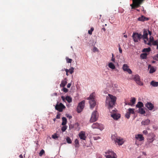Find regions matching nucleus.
<instances>
[{
	"label": "nucleus",
	"mask_w": 158,
	"mask_h": 158,
	"mask_svg": "<svg viewBox=\"0 0 158 158\" xmlns=\"http://www.w3.org/2000/svg\"><path fill=\"white\" fill-rule=\"evenodd\" d=\"M109 97H107L106 101V105L111 113V116L114 119L117 120L120 117L119 114L116 113L117 110L114 107L117 99L116 97L110 94H108Z\"/></svg>",
	"instance_id": "obj_1"
},
{
	"label": "nucleus",
	"mask_w": 158,
	"mask_h": 158,
	"mask_svg": "<svg viewBox=\"0 0 158 158\" xmlns=\"http://www.w3.org/2000/svg\"><path fill=\"white\" fill-rule=\"evenodd\" d=\"M143 34V35H142L141 33H139L136 32H134L132 37L133 40H140L141 39L143 40L145 39L148 40V36L149 35V40H154L153 37L152 36V32L149 30L144 29Z\"/></svg>",
	"instance_id": "obj_2"
},
{
	"label": "nucleus",
	"mask_w": 158,
	"mask_h": 158,
	"mask_svg": "<svg viewBox=\"0 0 158 158\" xmlns=\"http://www.w3.org/2000/svg\"><path fill=\"white\" fill-rule=\"evenodd\" d=\"M145 0H132V3L130 5L131 7V11H133L135 9L141 6Z\"/></svg>",
	"instance_id": "obj_3"
},
{
	"label": "nucleus",
	"mask_w": 158,
	"mask_h": 158,
	"mask_svg": "<svg viewBox=\"0 0 158 158\" xmlns=\"http://www.w3.org/2000/svg\"><path fill=\"white\" fill-rule=\"evenodd\" d=\"M93 93L91 94L87 98V99L89 100L90 108L93 109L96 105V102L95 100Z\"/></svg>",
	"instance_id": "obj_4"
},
{
	"label": "nucleus",
	"mask_w": 158,
	"mask_h": 158,
	"mask_svg": "<svg viewBox=\"0 0 158 158\" xmlns=\"http://www.w3.org/2000/svg\"><path fill=\"white\" fill-rule=\"evenodd\" d=\"M98 114L97 111L95 110L94 111L91 116L90 119V123H93L96 121L98 118Z\"/></svg>",
	"instance_id": "obj_5"
},
{
	"label": "nucleus",
	"mask_w": 158,
	"mask_h": 158,
	"mask_svg": "<svg viewBox=\"0 0 158 158\" xmlns=\"http://www.w3.org/2000/svg\"><path fill=\"white\" fill-rule=\"evenodd\" d=\"M106 158H117V156L111 150H108L105 152Z\"/></svg>",
	"instance_id": "obj_6"
},
{
	"label": "nucleus",
	"mask_w": 158,
	"mask_h": 158,
	"mask_svg": "<svg viewBox=\"0 0 158 158\" xmlns=\"http://www.w3.org/2000/svg\"><path fill=\"white\" fill-rule=\"evenodd\" d=\"M55 108L56 110L61 112L63 111V109L65 108V106L62 103H59L57 102Z\"/></svg>",
	"instance_id": "obj_7"
},
{
	"label": "nucleus",
	"mask_w": 158,
	"mask_h": 158,
	"mask_svg": "<svg viewBox=\"0 0 158 158\" xmlns=\"http://www.w3.org/2000/svg\"><path fill=\"white\" fill-rule=\"evenodd\" d=\"M132 79L136 82V83L139 85H142L143 83L140 81V77L139 75L136 74L133 75Z\"/></svg>",
	"instance_id": "obj_8"
},
{
	"label": "nucleus",
	"mask_w": 158,
	"mask_h": 158,
	"mask_svg": "<svg viewBox=\"0 0 158 158\" xmlns=\"http://www.w3.org/2000/svg\"><path fill=\"white\" fill-rule=\"evenodd\" d=\"M85 101H82L79 103L77 108V111L78 113H80L82 110L85 106Z\"/></svg>",
	"instance_id": "obj_9"
},
{
	"label": "nucleus",
	"mask_w": 158,
	"mask_h": 158,
	"mask_svg": "<svg viewBox=\"0 0 158 158\" xmlns=\"http://www.w3.org/2000/svg\"><path fill=\"white\" fill-rule=\"evenodd\" d=\"M92 127L93 129H98L101 130H102L103 128L102 125V124H99L97 123H94L92 126Z\"/></svg>",
	"instance_id": "obj_10"
},
{
	"label": "nucleus",
	"mask_w": 158,
	"mask_h": 158,
	"mask_svg": "<svg viewBox=\"0 0 158 158\" xmlns=\"http://www.w3.org/2000/svg\"><path fill=\"white\" fill-rule=\"evenodd\" d=\"M155 135L153 133H150L148 135L147 140L150 143L152 142L155 139Z\"/></svg>",
	"instance_id": "obj_11"
},
{
	"label": "nucleus",
	"mask_w": 158,
	"mask_h": 158,
	"mask_svg": "<svg viewBox=\"0 0 158 158\" xmlns=\"http://www.w3.org/2000/svg\"><path fill=\"white\" fill-rule=\"evenodd\" d=\"M123 69L124 71L127 72L129 74H131L132 72L131 70L129 68L128 66L126 64H124L123 66Z\"/></svg>",
	"instance_id": "obj_12"
},
{
	"label": "nucleus",
	"mask_w": 158,
	"mask_h": 158,
	"mask_svg": "<svg viewBox=\"0 0 158 158\" xmlns=\"http://www.w3.org/2000/svg\"><path fill=\"white\" fill-rule=\"evenodd\" d=\"M116 144H117L118 145H122L124 143L123 139L121 137H118L115 142Z\"/></svg>",
	"instance_id": "obj_13"
},
{
	"label": "nucleus",
	"mask_w": 158,
	"mask_h": 158,
	"mask_svg": "<svg viewBox=\"0 0 158 158\" xmlns=\"http://www.w3.org/2000/svg\"><path fill=\"white\" fill-rule=\"evenodd\" d=\"M135 137L136 139L139 141H142L144 140V137H143L142 135L141 134H138L135 135Z\"/></svg>",
	"instance_id": "obj_14"
},
{
	"label": "nucleus",
	"mask_w": 158,
	"mask_h": 158,
	"mask_svg": "<svg viewBox=\"0 0 158 158\" xmlns=\"http://www.w3.org/2000/svg\"><path fill=\"white\" fill-rule=\"evenodd\" d=\"M145 106L150 110H152L154 107V105L150 102H148L145 104Z\"/></svg>",
	"instance_id": "obj_15"
},
{
	"label": "nucleus",
	"mask_w": 158,
	"mask_h": 158,
	"mask_svg": "<svg viewBox=\"0 0 158 158\" xmlns=\"http://www.w3.org/2000/svg\"><path fill=\"white\" fill-rule=\"evenodd\" d=\"M149 19L148 18L145 17L143 15H142L141 17H139L138 19V20L139 21L144 22L145 21H148L149 20Z\"/></svg>",
	"instance_id": "obj_16"
},
{
	"label": "nucleus",
	"mask_w": 158,
	"mask_h": 158,
	"mask_svg": "<svg viewBox=\"0 0 158 158\" xmlns=\"http://www.w3.org/2000/svg\"><path fill=\"white\" fill-rule=\"evenodd\" d=\"M79 136L81 139L84 140H85L86 138V137L85 136V133L83 131H81L79 133Z\"/></svg>",
	"instance_id": "obj_17"
},
{
	"label": "nucleus",
	"mask_w": 158,
	"mask_h": 158,
	"mask_svg": "<svg viewBox=\"0 0 158 158\" xmlns=\"http://www.w3.org/2000/svg\"><path fill=\"white\" fill-rule=\"evenodd\" d=\"M67 83V79L66 78H65L63 80L61 81V83L60 84V87H64Z\"/></svg>",
	"instance_id": "obj_18"
},
{
	"label": "nucleus",
	"mask_w": 158,
	"mask_h": 158,
	"mask_svg": "<svg viewBox=\"0 0 158 158\" xmlns=\"http://www.w3.org/2000/svg\"><path fill=\"white\" fill-rule=\"evenodd\" d=\"M148 69H150L149 72L150 73H152L156 71V69L153 66H151L150 65H148Z\"/></svg>",
	"instance_id": "obj_19"
},
{
	"label": "nucleus",
	"mask_w": 158,
	"mask_h": 158,
	"mask_svg": "<svg viewBox=\"0 0 158 158\" xmlns=\"http://www.w3.org/2000/svg\"><path fill=\"white\" fill-rule=\"evenodd\" d=\"M150 122V120L149 119H147L144 120H143L141 122V124L143 125H148Z\"/></svg>",
	"instance_id": "obj_20"
},
{
	"label": "nucleus",
	"mask_w": 158,
	"mask_h": 158,
	"mask_svg": "<svg viewBox=\"0 0 158 158\" xmlns=\"http://www.w3.org/2000/svg\"><path fill=\"white\" fill-rule=\"evenodd\" d=\"M150 85L153 87H157L158 86V82L152 81L150 82Z\"/></svg>",
	"instance_id": "obj_21"
},
{
	"label": "nucleus",
	"mask_w": 158,
	"mask_h": 158,
	"mask_svg": "<svg viewBox=\"0 0 158 158\" xmlns=\"http://www.w3.org/2000/svg\"><path fill=\"white\" fill-rule=\"evenodd\" d=\"M154 40H144V43L145 44H147L148 45L150 46L152 45V43L153 44V42H154Z\"/></svg>",
	"instance_id": "obj_22"
},
{
	"label": "nucleus",
	"mask_w": 158,
	"mask_h": 158,
	"mask_svg": "<svg viewBox=\"0 0 158 158\" xmlns=\"http://www.w3.org/2000/svg\"><path fill=\"white\" fill-rule=\"evenodd\" d=\"M119 136H117L116 134L113 135L111 136V139L113 141H114L115 142L117 138Z\"/></svg>",
	"instance_id": "obj_23"
},
{
	"label": "nucleus",
	"mask_w": 158,
	"mask_h": 158,
	"mask_svg": "<svg viewBox=\"0 0 158 158\" xmlns=\"http://www.w3.org/2000/svg\"><path fill=\"white\" fill-rule=\"evenodd\" d=\"M108 67L112 69H114L115 68L114 65L112 62H110L108 64Z\"/></svg>",
	"instance_id": "obj_24"
},
{
	"label": "nucleus",
	"mask_w": 158,
	"mask_h": 158,
	"mask_svg": "<svg viewBox=\"0 0 158 158\" xmlns=\"http://www.w3.org/2000/svg\"><path fill=\"white\" fill-rule=\"evenodd\" d=\"M143 103L141 102H139L136 105V107L138 108H140L143 106Z\"/></svg>",
	"instance_id": "obj_25"
},
{
	"label": "nucleus",
	"mask_w": 158,
	"mask_h": 158,
	"mask_svg": "<svg viewBox=\"0 0 158 158\" xmlns=\"http://www.w3.org/2000/svg\"><path fill=\"white\" fill-rule=\"evenodd\" d=\"M62 121L61 125L63 126L65 125L67 123V119L65 117H63L62 118Z\"/></svg>",
	"instance_id": "obj_26"
},
{
	"label": "nucleus",
	"mask_w": 158,
	"mask_h": 158,
	"mask_svg": "<svg viewBox=\"0 0 158 158\" xmlns=\"http://www.w3.org/2000/svg\"><path fill=\"white\" fill-rule=\"evenodd\" d=\"M75 147L78 148L79 147V144L78 140L77 139H76L74 141Z\"/></svg>",
	"instance_id": "obj_27"
},
{
	"label": "nucleus",
	"mask_w": 158,
	"mask_h": 158,
	"mask_svg": "<svg viewBox=\"0 0 158 158\" xmlns=\"http://www.w3.org/2000/svg\"><path fill=\"white\" fill-rule=\"evenodd\" d=\"M139 113L141 114H144L145 113V111L143 108L142 107L139 109Z\"/></svg>",
	"instance_id": "obj_28"
},
{
	"label": "nucleus",
	"mask_w": 158,
	"mask_h": 158,
	"mask_svg": "<svg viewBox=\"0 0 158 158\" xmlns=\"http://www.w3.org/2000/svg\"><path fill=\"white\" fill-rule=\"evenodd\" d=\"M147 53H143L141 54L140 57L142 59H146L147 58Z\"/></svg>",
	"instance_id": "obj_29"
},
{
	"label": "nucleus",
	"mask_w": 158,
	"mask_h": 158,
	"mask_svg": "<svg viewBox=\"0 0 158 158\" xmlns=\"http://www.w3.org/2000/svg\"><path fill=\"white\" fill-rule=\"evenodd\" d=\"M135 109L133 108H129L128 109V111L130 114H135Z\"/></svg>",
	"instance_id": "obj_30"
},
{
	"label": "nucleus",
	"mask_w": 158,
	"mask_h": 158,
	"mask_svg": "<svg viewBox=\"0 0 158 158\" xmlns=\"http://www.w3.org/2000/svg\"><path fill=\"white\" fill-rule=\"evenodd\" d=\"M65 99L69 103H70L72 102V98L69 96H67Z\"/></svg>",
	"instance_id": "obj_31"
},
{
	"label": "nucleus",
	"mask_w": 158,
	"mask_h": 158,
	"mask_svg": "<svg viewBox=\"0 0 158 158\" xmlns=\"http://www.w3.org/2000/svg\"><path fill=\"white\" fill-rule=\"evenodd\" d=\"M66 139L68 143H72V141L71 139L69 137H67L66 138Z\"/></svg>",
	"instance_id": "obj_32"
},
{
	"label": "nucleus",
	"mask_w": 158,
	"mask_h": 158,
	"mask_svg": "<svg viewBox=\"0 0 158 158\" xmlns=\"http://www.w3.org/2000/svg\"><path fill=\"white\" fill-rule=\"evenodd\" d=\"M151 48L150 47H149L147 48H144L143 50V52H148L151 51Z\"/></svg>",
	"instance_id": "obj_33"
},
{
	"label": "nucleus",
	"mask_w": 158,
	"mask_h": 158,
	"mask_svg": "<svg viewBox=\"0 0 158 158\" xmlns=\"http://www.w3.org/2000/svg\"><path fill=\"white\" fill-rule=\"evenodd\" d=\"M94 30V28L93 27H91L90 28V29L88 31V33L90 35H91L92 34V32Z\"/></svg>",
	"instance_id": "obj_34"
},
{
	"label": "nucleus",
	"mask_w": 158,
	"mask_h": 158,
	"mask_svg": "<svg viewBox=\"0 0 158 158\" xmlns=\"http://www.w3.org/2000/svg\"><path fill=\"white\" fill-rule=\"evenodd\" d=\"M135 101L136 99L134 97L132 98V99L131 100V102L132 103V105H133V106L134 105L135 103Z\"/></svg>",
	"instance_id": "obj_35"
},
{
	"label": "nucleus",
	"mask_w": 158,
	"mask_h": 158,
	"mask_svg": "<svg viewBox=\"0 0 158 158\" xmlns=\"http://www.w3.org/2000/svg\"><path fill=\"white\" fill-rule=\"evenodd\" d=\"M125 117L127 118V119H129L130 116V114L128 112V111H127L125 115Z\"/></svg>",
	"instance_id": "obj_36"
},
{
	"label": "nucleus",
	"mask_w": 158,
	"mask_h": 158,
	"mask_svg": "<svg viewBox=\"0 0 158 158\" xmlns=\"http://www.w3.org/2000/svg\"><path fill=\"white\" fill-rule=\"evenodd\" d=\"M74 70V68L73 67H71L69 69H68L69 70V72L71 74H72L73 73Z\"/></svg>",
	"instance_id": "obj_37"
},
{
	"label": "nucleus",
	"mask_w": 158,
	"mask_h": 158,
	"mask_svg": "<svg viewBox=\"0 0 158 158\" xmlns=\"http://www.w3.org/2000/svg\"><path fill=\"white\" fill-rule=\"evenodd\" d=\"M67 129V127L66 126H63L61 130L62 131L64 132Z\"/></svg>",
	"instance_id": "obj_38"
},
{
	"label": "nucleus",
	"mask_w": 158,
	"mask_h": 158,
	"mask_svg": "<svg viewBox=\"0 0 158 158\" xmlns=\"http://www.w3.org/2000/svg\"><path fill=\"white\" fill-rule=\"evenodd\" d=\"M154 42H153V45H157V48H158V40H154Z\"/></svg>",
	"instance_id": "obj_39"
},
{
	"label": "nucleus",
	"mask_w": 158,
	"mask_h": 158,
	"mask_svg": "<svg viewBox=\"0 0 158 158\" xmlns=\"http://www.w3.org/2000/svg\"><path fill=\"white\" fill-rule=\"evenodd\" d=\"M45 152L43 149H42L39 153V155L40 156H41Z\"/></svg>",
	"instance_id": "obj_40"
},
{
	"label": "nucleus",
	"mask_w": 158,
	"mask_h": 158,
	"mask_svg": "<svg viewBox=\"0 0 158 158\" xmlns=\"http://www.w3.org/2000/svg\"><path fill=\"white\" fill-rule=\"evenodd\" d=\"M92 44L91 45L93 46H94V45L96 43V40H90L91 42H92Z\"/></svg>",
	"instance_id": "obj_41"
},
{
	"label": "nucleus",
	"mask_w": 158,
	"mask_h": 158,
	"mask_svg": "<svg viewBox=\"0 0 158 158\" xmlns=\"http://www.w3.org/2000/svg\"><path fill=\"white\" fill-rule=\"evenodd\" d=\"M72 60L71 59L66 58V61L67 63H71L72 61Z\"/></svg>",
	"instance_id": "obj_42"
},
{
	"label": "nucleus",
	"mask_w": 158,
	"mask_h": 158,
	"mask_svg": "<svg viewBox=\"0 0 158 158\" xmlns=\"http://www.w3.org/2000/svg\"><path fill=\"white\" fill-rule=\"evenodd\" d=\"M93 51L94 52H98V50L97 48L94 46Z\"/></svg>",
	"instance_id": "obj_43"
},
{
	"label": "nucleus",
	"mask_w": 158,
	"mask_h": 158,
	"mask_svg": "<svg viewBox=\"0 0 158 158\" xmlns=\"http://www.w3.org/2000/svg\"><path fill=\"white\" fill-rule=\"evenodd\" d=\"M62 90L65 93L67 92L68 91V90L67 89L64 87H63Z\"/></svg>",
	"instance_id": "obj_44"
},
{
	"label": "nucleus",
	"mask_w": 158,
	"mask_h": 158,
	"mask_svg": "<svg viewBox=\"0 0 158 158\" xmlns=\"http://www.w3.org/2000/svg\"><path fill=\"white\" fill-rule=\"evenodd\" d=\"M100 138V137L99 136H94L93 139L94 140H97Z\"/></svg>",
	"instance_id": "obj_45"
},
{
	"label": "nucleus",
	"mask_w": 158,
	"mask_h": 158,
	"mask_svg": "<svg viewBox=\"0 0 158 158\" xmlns=\"http://www.w3.org/2000/svg\"><path fill=\"white\" fill-rule=\"evenodd\" d=\"M52 137L53 139H56L58 138V136L56 135V134L52 135Z\"/></svg>",
	"instance_id": "obj_46"
},
{
	"label": "nucleus",
	"mask_w": 158,
	"mask_h": 158,
	"mask_svg": "<svg viewBox=\"0 0 158 158\" xmlns=\"http://www.w3.org/2000/svg\"><path fill=\"white\" fill-rule=\"evenodd\" d=\"M154 60H158V54L154 56Z\"/></svg>",
	"instance_id": "obj_47"
},
{
	"label": "nucleus",
	"mask_w": 158,
	"mask_h": 158,
	"mask_svg": "<svg viewBox=\"0 0 158 158\" xmlns=\"http://www.w3.org/2000/svg\"><path fill=\"white\" fill-rule=\"evenodd\" d=\"M64 70H65L66 72V75L67 76H68L69 74H68V72H69V70H68V69H65V68H64Z\"/></svg>",
	"instance_id": "obj_48"
},
{
	"label": "nucleus",
	"mask_w": 158,
	"mask_h": 158,
	"mask_svg": "<svg viewBox=\"0 0 158 158\" xmlns=\"http://www.w3.org/2000/svg\"><path fill=\"white\" fill-rule=\"evenodd\" d=\"M143 134L145 135H147L148 134V131L146 130L143 131Z\"/></svg>",
	"instance_id": "obj_49"
},
{
	"label": "nucleus",
	"mask_w": 158,
	"mask_h": 158,
	"mask_svg": "<svg viewBox=\"0 0 158 158\" xmlns=\"http://www.w3.org/2000/svg\"><path fill=\"white\" fill-rule=\"evenodd\" d=\"M114 57V55L113 54H112V58L111 59V61H113V62H114L115 61V58L113 57Z\"/></svg>",
	"instance_id": "obj_50"
},
{
	"label": "nucleus",
	"mask_w": 158,
	"mask_h": 158,
	"mask_svg": "<svg viewBox=\"0 0 158 158\" xmlns=\"http://www.w3.org/2000/svg\"><path fill=\"white\" fill-rule=\"evenodd\" d=\"M118 49H119V52L120 53H122V50L121 49V48H120V47H119V48Z\"/></svg>",
	"instance_id": "obj_51"
},
{
	"label": "nucleus",
	"mask_w": 158,
	"mask_h": 158,
	"mask_svg": "<svg viewBox=\"0 0 158 158\" xmlns=\"http://www.w3.org/2000/svg\"><path fill=\"white\" fill-rule=\"evenodd\" d=\"M71 85V83H68V84L67 85V87L68 88H70V87Z\"/></svg>",
	"instance_id": "obj_52"
},
{
	"label": "nucleus",
	"mask_w": 158,
	"mask_h": 158,
	"mask_svg": "<svg viewBox=\"0 0 158 158\" xmlns=\"http://www.w3.org/2000/svg\"><path fill=\"white\" fill-rule=\"evenodd\" d=\"M60 118V114H57L56 116V118L57 119H59Z\"/></svg>",
	"instance_id": "obj_53"
},
{
	"label": "nucleus",
	"mask_w": 158,
	"mask_h": 158,
	"mask_svg": "<svg viewBox=\"0 0 158 158\" xmlns=\"http://www.w3.org/2000/svg\"><path fill=\"white\" fill-rule=\"evenodd\" d=\"M61 98L62 100L64 101H65V99H66L65 97L63 96H62Z\"/></svg>",
	"instance_id": "obj_54"
},
{
	"label": "nucleus",
	"mask_w": 158,
	"mask_h": 158,
	"mask_svg": "<svg viewBox=\"0 0 158 158\" xmlns=\"http://www.w3.org/2000/svg\"><path fill=\"white\" fill-rule=\"evenodd\" d=\"M19 156L20 158H23V156L22 154H20Z\"/></svg>",
	"instance_id": "obj_55"
},
{
	"label": "nucleus",
	"mask_w": 158,
	"mask_h": 158,
	"mask_svg": "<svg viewBox=\"0 0 158 158\" xmlns=\"http://www.w3.org/2000/svg\"><path fill=\"white\" fill-rule=\"evenodd\" d=\"M127 105H130V106H133V105H132V104L130 103H127Z\"/></svg>",
	"instance_id": "obj_56"
},
{
	"label": "nucleus",
	"mask_w": 158,
	"mask_h": 158,
	"mask_svg": "<svg viewBox=\"0 0 158 158\" xmlns=\"http://www.w3.org/2000/svg\"><path fill=\"white\" fill-rule=\"evenodd\" d=\"M67 117H69V118H72V117L71 116H69L68 115Z\"/></svg>",
	"instance_id": "obj_57"
},
{
	"label": "nucleus",
	"mask_w": 158,
	"mask_h": 158,
	"mask_svg": "<svg viewBox=\"0 0 158 158\" xmlns=\"http://www.w3.org/2000/svg\"><path fill=\"white\" fill-rule=\"evenodd\" d=\"M53 95H55V96H57V94L56 93H54L53 94Z\"/></svg>",
	"instance_id": "obj_58"
},
{
	"label": "nucleus",
	"mask_w": 158,
	"mask_h": 158,
	"mask_svg": "<svg viewBox=\"0 0 158 158\" xmlns=\"http://www.w3.org/2000/svg\"><path fill=\"white\" fill-rule=\"evenodd\" d=\"M102 30H103L104 31H105L106 29L104 28H102Z\"/></svg>",
	"instance_id": "obj_59"
},
{
	"label": "nucleus",
	"mask_w": 158,
	"mask_h": 158,
	"mask_svg": "<svg viewBox=\"0 0 158 158\" xmlns=\"http://www.w3.org/2000/svg\"><path fill=\"white\" fill-rule=\"evenodd\" d=\"M136 10L138 12H140V10L139 9H136Z\"/></svg>",
	"instance_id": "obj_60"
},
{
	"label": "nucleus",
	"mask_w": 158,
	"mask_h": 158,
	"mask_svg": "<svg viewBox=\"0 0 158 158\" xmlns=\"http://www.w3.org/2000/svg\"><path fill=\"white\" fill-rule=\"evenodd\" d=\"M142 9L141 10L142 11H143L144 10V7L143 6H142Z\"/></svg>",
	"instance_id": "obj_61"
},
{
	"label": "nucleus",
	"mask_w": 158,
	"mask_h": 158,
	"mask_svg": "<svg viewBox=\"0 0 158 158\" xmlns=\"http://www.w3.org/2000/svg\"><path fill=\"white\" fill-rule=\"evenodd\" d=\"M125 37V38H127V35H124V36H123Z\"/></svg>",
	"instance_id": "obj_62"
},
{
	"label": "nucleus",
	"mask_w": 158,
	"mask_h": 158,
	"mask_svg": "<svg viewBox=\"0 0 158 158\" xmlns=\"http://www.w3.org/2000/svg\"><path fill=\"white\" fill-rule=\"evenodd\" d=\"M134 41L135 42H138V40H134Z\"/></svg>",
	"instance_id": "obj_63"
},
{
	"label": "nucleus",
	"mask_w": 158,
	"mask_h": 158,
	"mask_svg": "<svg viewBox=\"0 0 158 158\" xmlns=\"http://www.w3.org/2000/svg\"><path fill=\"white\" fill-rule=\"evenodd\" d=\"M125 105H127V103H127V102H125Z\"/></svg>",
	"instance_id": "obj_64"
}]
</instances>
